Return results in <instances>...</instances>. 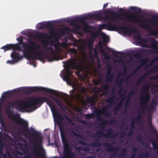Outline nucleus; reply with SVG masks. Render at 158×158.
I'll use <instances>...</instances> for the list:
<instances>
[{"mask_svg":"<svg viewBox=\"0 0 158 158\" xmlns=\"http://www.w3.org/2000/svg\"><path fill=\"white\" fill-rule=\"evenodd\" d=\"M132 133V131L131 130L130 131V132L127 134V136L129 137L131 135Z\"/></svg>","mask_w":158,"mask_h":158,"instance_id":"774afa93","label":"nucleus"},{"mask_svg":"<svg viewBox=\"0 0 158 158\" xmlns=\"http://www.w3.org/2000/svg\"><path fill=\"white\" fill-rule=\"evenodd\" d=\"M123 81V79H121L119 81V82L118 83V86H120L121 85Z\"/></svg>","mask_w":158,"mask_h":158,"instance_id":"69168bd1","label":"nucleus"},{"mask_svg":"<svg viewBox=\"0 0 158 158\" xmlns=\"http://www.w3.org/2000/svg\"><path fill=\"white\" fill-rule=\"evenodd\" d=\"M126 135L125 133L124 132H122L120 135V137L122 138Z\"/></svg>","mask_w":158,"mask_h":158,"instance_id":"e2e57ef3","label":"nucleus"},{"mask_svg":"<svg viewBox=\"0 0 158 158\" xmlns=\"http://www.w3.org/2000/svg\"><path fill=\"white\" fill-rule=\"evenodd\" d=\"M158 78V74L157 76H155L152 77L150 78V80H155L157 79Z\"/></svg>","mask_w":158,"mask_h":158,"instance_id":"603ef678","label":"nucleus"},{"mask_svg":"<svg viewBox=\"0 0 158 158\" xmlns=\"http://www.w3.org/2000/svg\"><path fill=\"white\" fill-rule=\"evenodd\" d=\"M149 152L148 151H146L144 153L141 154L139 155L138 157L139 158H142L143 157H145L146 158H148L149 156Z\"/></svg>","mask_w":158,"mask_h":158,"instance_id":"2f4dec72","label":"nucleus"},{"mask_svg":"<svg viewBox=\"0 0 158 158\" xmlns=\"http://www.w3.org/2000/svg\"><path fill=\"white\" fill-rule=\"evenodd\" d=\"M156 66H155L146 72V73L139 77L137 80L136 83V85L137 86L139 84L142 83L146 80V75H149L152 73H153L156 71Z\"/></svg>","mask_w":158,"mask_h":158,"instance_id":"9d476101","label":"nucleus"},{"mask_svg":"<svg viewBox=\"0 0 158 158\" xmlns=\"http://www.w3.org/2000/svg\"><path fill=\"white\" fill-rule=\"evenodd\" d=\"M79 143L80 144L82 145H88V144L86 143L83 141L82 140H79Z\"/></svg>","mask_w":158,"mask_h":158,"instance_id":"09e8293b","label":"nucleus"},{"mask_svg":"<svg viewBox=\"0 0 158 158\" xmlns=\"http://www.w3.org/2000/svg\"><path fill=\"white\" fill-rule=\"evenodd\" d=\"M54 47L55 49L56 52H57L59 51V46L56 44H55Z\"/></svg>","mask_w":158,"mask_h":158,"instance_id":"864d4df0","label":"nucleus"},{"mask_svg":"<svg viewBox=\"0 0 158 158\" xmlns=\"http://www.w3.org/2000/svg\"><path fill=\"white\" fill-rule=\"evenodd\" d=\"M80 122L83 124L86 125L88 124L86 121L84 120H81L80 121Z\"/></svg>","mask_w":158,"mask_h":158,"instance_id":"13d9d810","label":"nucleus"},{"mask_svg":"<svg viewBox=\"0 0 158 158\" xmlns=\"http://www.w3.org/2000/svg\"><path fill=\"white\" fill-rule=\"evenodd\" d=\"M11 57L16 62L23 59V57H25L23 55V56H20L19 53H17L15 52H13L11 53Z\"/></svg>","mask_w":158,"mask_h":158,"instance_id":"a211bd4d","label":"nucleus"},{"mask_svg":"<svg viewBox=\"0 0 158 158\" xmlns=\"http://www.w3.org/2000/svg\"><path fill=\"white\" fill-rule=\"evenodd\" d=\"M0 122L2 126L3 127V128H5L6 127V123L4 122L2 119H0Z\"/></svg>","mask_w":158,"mask_h":158,"instance_id":"ea45409f","label":"nucleus"},{"mask_svg":"<svg viewBox=\"0 0 158 158\" xmlns=\"http://www.w3.org/2000/svg\"><path fill=\"white\" fill-rule=\"evenodd\" d=\"M120 108L116 105L114 107L113 110L114 111L117 112Z\"/></svg>","mask_w":158,"mask_h":158,"instance_id":"de8ad7c7","label":"nucleus"},{"mask_svg":"<svg viewBox=\"0 0 158 158\" xmlns=\"http://www.w3.org/2000/svg\"><path fill=\"white\" fill-rule=\"evenodd\" d=\"M120 28L122 29H128V30L124 31V33H129L130 34H132V33H136L137 32V31L136 29L131 27L120 26Z\"/></svg>","mask_w":158,"mask_h":158,"instance_id":"412c9836","label":"nucleus"},{"mask_svg":"<svg viewBox=\"0 0 158 158\" xmlns=\"http://www.w3.org/2000/svg\"><path fill=\"white\" fill-rule=\"evenodd\" d=\"M125 96V93H124L122 94L121 95V97L123 98V100H121L118 104L117 105H118L120 108H121L122 106V103L123 102V100L124 99V98H123V97Z\"/></svg>","mask_w":158,"mask_h":158,"instance_id":"e433bc0d","label":"nucleus"},{"mask_svg":"<svg viewBox=\"0 0 158 158\" xmlns=\"http://www.w3.org/2000/svg\"><path fill=\"white\" fill-rule=\"evenodd\" d=\"M107 70L106 72V73H111V68L110 65H108L107 66Z\"/></svg>","mask_w":158,"mask_h":158,"instance_id":"49530a36","label":"nucleus"},{"mask_svg":"<svg viewBox=\"0 0 158 158\" xmlns=\"http://www.w3.org/2000/svg\"><path fill=\"white\" fill-rule=\"evenodd\" d=\"M74 91V89H73L72 90L70 91V92H71L70 93V95L71 97L73 98H75V96L74 95L73 92Z\"/></svg>","mask_w":158,"mask_h":158,"instance_id":"5fc2aeb1","label":"nucleus"},{"mask_svg":"<svg viewBox=\"0 0 158 158\" xmlns=\"http://www.w3.org/2000/svg\"><path fill=\"white\" fill-rule=\"evenodd\" d=\"M19 126L18 130L20 133L25 135V134L33 135L34 138L32 139L33 146L34 148L33 150V153L36 156L37 158H46L44 155L39 156L38 155L39 151L38 150L42 149V137L40 136L39 132L34 130H31L28 128V124L27 121L24 119L16 120L13 119Z\"/></svg>","mask_w":158,"mask_h":158,"instance_id":"7ed1b4c3","label":"nucleus"},{"mask_svg":"<svg viewBox=\"0 0 158 158\" xmlns=\"http://www.w3.org/2000/svg\"><path fill=\"white\" fill-rule=\"evenodd\" d=\"M76 58L73 59L69 64V67L67 70L66 73L63 77L64 80L67 82L71 81V77L73 72L70 70L69 68L73 69H78L79 68V63L76 61Z\"/></svg>","mask_w":158,"mask_h":158,"instance_id":"6e6552de","label":"nucleus"},{"mask_svg":"<svg viewBox=\"0 0 158 158\" xmlns=\"http://www.w3.org/2000/svg\"><path fill=\"white\" fill-rule=\"evenodd\" d=\"M99 141L98 139H96L95 142L91 143L90 145L95 147H101V143H99Z\"/></svg>","mask_w":158,"mask_h":158,"instance_id":"bb28decb","label":"nucleus"},{"mask_svg":"<svg viewBox=\"0 0 158 158\" xmlns=\"http://www.w3.org/2000/svg\"><path fill=\"white\" fill-rule=\"evenodd\" d=\"M93 117L92 114H87L85 115V118L86 119H89Z\"/></svg>","mask_w":158,"mask_h":158,"instance_id":"79ce46f5","label":"nucleus"},{"mask_svg":"<svg viewBox=\"0 0 158 158\" xmlns=\"http://www.w3.org/2000/svg\"><path fill=\"white\" fill-rule=\"evenodd\" d=\"M127 149L123 148L122 149V152L119 154V156L121 157H124L126 156V155Z\"/></svg>","mask_w":158,"mask_h":158,"instance_id":"c756f323","label":"nucleus"},{"mask_svg":"<svg viewBox=\"0 0 158 158\" xmlns=\"http://www.w3.org/2000/svg\"><path fill=\"white\" fill-rule=\"evenodd\" d=\"M103 145L104 147H109L106 149V150L107 152H114V153L112 155V156H114L116 155V152L118 150V148L112 147L111 145L108 143L105 142L103 143Z\"/></svg>","mask_w":158,"mask_h":158,"instance_id":"f8f14e48","label":"nucleus"},{"mask_svg":"<svg viewBox=\"0 0 158 158\" xmlns=\"http://www.w3.org/2000/svg\"><path fill=\"white\" fill-rule=\"evenodd\" d=\"M137 140L139 142H140L142 140V138L140 135H138L137 137Z\"/></svg>","mask_w":158,"mask_h":158,"instance_id":"4d7b16f0","label":"nucleus"},{"mask_svg":"<svg viewBox=\"0 0 158 158\" xmlns=\"http://www.w3.org/2000/svg\"><path fill=\"white\" fill-rule=\"evenodd\" d=\"M77 150H82L83 151H88L89 150V148L87 147L82 148L81 147H77Z\"/></svg>","mask_w":158,"mask_h":158,"instance_id":"a19ab883","label":"nucleus"},{"mask_svg":"<svg viewBox=\"0 0 158 158\" xmlns=\"http://www.w3.org/2000/svg\"><path fill=\"white\" fill-rule=\"evenodd\" d=\"M100 52L102 53V54H103V55H104V54H106V52H105V51L103 50L102 49V48L101 47V48H100Z\"/></svg>","mask_w":158,"mask_h":158,"instance_id":"052dcab7","label":"nucleus"},{"mask_svg":"<svg viewBox=\"0 0 158 158\" xmlns=\"http://www.w3.org/2000/svg\"><path fill=\"white\" fill-rule=\"evenodd\" d=\"M141 115L140 114H139L136 117L135 119H134L132 120L130 123L131 129H132L134 128V124L135 121H136L137 123H139V122H141Z\"/></svg>","mask_w":158,"mask_h":158,"instance_id":"aec40b11","label":"nucleus"},{"mask_svg":"<svg viewBox=\"0 0 158 158\" xmlns=\"http://www.w3.org/2000/svg\"><path fill=\"white\" fill-rule=\"evenodd\" d=\"M101 80V78H99L98 80L95 79H93L92 81V82L94 85L97 86L99 84Z\"/></svg>","mask_w":158,"mask_h":158,"instance_id":"f704fd0d","label":"nucleus"},{"mask_svg":"<svg viewBox=\"0 0 158 158\" xmlns=\"http://www.w3.org/2000/svg\"><path fill=\"white\" fill-rule=\"evenodd\" d=\"M24 38L21 36L17 39V40L19 42V45L22 44L23 49L21 48V51L23 54L25 58L27 59L33 58L36 59L41 61L44 60L45 58L47 59L49 61L52 62L55 60H58L60 59L62 60L60 56H57L56 52L51 47H46V48L48 50L50 49V53L43 52L42 51H39L40 47V45L35 41L28 39L27 41L28 43L23 42V39ZM20 46V45H19Z\"/></svg>","mask_w":158,"mask_h":158,"instance_id":"f03ea898","label":"nucleus"},{"mask_svg":"<svg viewBox=\"0 0 158 158\" xmlns=\"http://www.w3.org/2000/svg\"><path fill=\"white\" fill-rule=\"evenodd\" d=\"M149 87L150 84L149 83L144 85L142 88V91L143 94L141 95L140 98V104H143V112H144V109L146 106V109L148 110V112L149 114L151 113L154 110V106L153 104H151L149 105H147L148 100V92Z\"/></svg>","mask_w":158,"mask_h":158,"instance_id":"423d86ee","label":"nucleus"},{"mask_svg":"<svg viewBox=\"0 0 158 158\" xmlns=\"http://www.w3.org/2000/svg\"><path fill=\"white\" fill-rule=\"evenodd\" d=\"M98 35V34L97 33L93 31L91 33L90 35L91 37L90 38L93 39L94 40V39L97 37Z\"/></svg>","mask_w":158,"mask_h":158,"instance_id":"c9c22d12","label":"nucleus"},{"mask_svg":"<svg viewBox=\"0 0 158 158\" xmlns=\"http://www.w3.org/2000/svg\"><path fill=\"white\" fill-rule=\"evenodd\" d=\"M50 97L53 100H54L56 102L58 100H59V99L57 98H55L54 97L52 96H50Z\"/></svg>","mask_w":158,"mask_h":158,"instance_id":"3c124183","label":"nucleus"},{"mask_svg":"<svg viewBox=\"0 0 158 158\" xmlns=\"http://www.w3.org/2000/svg\"><path fill=\"white\" fill-rule=\"evenodd\" d=\"M124 106L126 108H127L128 106H129V103H128V101H127L125 102L124 103Z\"/></svg>","mask_w":158,"mask_h":158,"instance_id":"6e6d98bb","label":"nucleus"},{"mask_svg":"<svg viewBox=\"0 0 158 158\" xmlns=\"http://www.w3.org/2000/svg\"><path fill=\"white\" fill-rule=\"evenodd\" d=\"M116 97V95H114L112 97L108 98L105 100V101L109 103V105L106 106L105 107H102L101 110L96 109L95 110V113L97 115V117L98 120L102 119V116L100 114L104 115L105 117L109 116L110 114L109 112L107 111V109L109 106L111 105L112 103L114 102V100Z\"/></svg>","mask_w":158,"mask_h":158,"instance_id":"0eeeda50","label":"nucleus"},{"mask_svg":"<svg viewBox=\"0 0 158 158\" xmlns=\"http://www.w3.org/2000/svg\"><path fill=\"white\" fill-rule=\"evenodd\" d=\"M148 60V59L146 58H143L139 60V61L141 63V64L138 66H140V67L141 66H146L147 64Z\"/></svg>","mask_w":158,"mask_h":158,"instance_id":"cd10ccee","label":"nucleus"},{"mask_svg":"<svg viewBox=\"0 0 158 158\" xmlns=\"http://www.w3.org/2000/svg\"><path fill=\"white\" fill-rule=\"evenodd\" d=\"M101 17L102 15L100 13H89L82 18L77 17L70 19L69 21L71 25L74 28V30L75 31L76 29H79L81 28L80 25L76 23L77 22L81 23L83 26L84 29L86 30L89 27V26L88 23L85 21L83 20V19L93 18L94 19H98L101 18Z\"/></svg>","mask_w":158,"mask_h":158,"instance_id":"39448f33","label":"nucleus"},{"mask_svg":"<svg viewBox=\"0 0 158 158\" xmlns=\"http://www.w3.org/2000/svg\"><path fill=\"white\" fill-rule=\"evenodd\" d=\"M79 91L81 93L84 94L86 92V89L85 87H83L79 89Z\"/></svg>","mask_w":158,"mask_h":158,"instance_id":"4c0bfd02","label":"nucleus"},{"mask_svg":"<svg viewBox=\"0 0 158 158\" xmlns=\"http://www.w3.org/2000/svg\"><path fill=\"white\" fill-rule=\"evenodd\" d=\"M106 77L107 80L111 81L113 77V74L111 73H106Z\"/></svg>","mask_w":158,"mask_h":158,"instance_id":"72a5a7b5","label":"nucleus"},{"mask_svg":"<svg viewBox=\"0 0 158 158\" xmlns=\"http://www.w3.org/2000/svg\"><path fill=\"white\" fill-rule=\"evenodd\" d=\"M6 113L11 118H12L11 116L10 113V112L9 111L6 110Z\"/></svg>","mask_w":158,"mask_h":158,"instance_id":"338daca9","label":"nucleus"},{"mask_svg":"<svg viewBox=\"0 0 158 158\" xmlns=\"http://www.w3.org/2000/svg\"><path fill=\"white\" fill-rule=\"evenodd\" d=\"M104 56H105V59L106 60H108L110 59V57L107 55V53L105 54L104 55Z\"/></svg>","mask_w":158,"mask_h":158,"instance_id":"bf43d9fd","label":"nucleus"},{"mask_svg":"<svg viewBox=\"0 0 158 158\" xmlns=\"http://www.w3.org/2000/svg\"><path fill=\"white\" fill-rule=\"evenodd\" d=\"M39 35H37L36 36L40 40L47 36L46 34L44 33H39Z\"/></svg>","mask_w":158,"mask_h":158,"instance_id":"473e14b6","label":"nucleus"},{"mask_svg":"<svg viewBox=\"0 0 158 158\" xmlns=\"http://www.w3.org/2000/svg\"><path fill=\"white\" fill-rule=\"evenodd\" d=\"M56 103L61 108L62 107V106L64 105L63 104L60 99Z\"/></svg>","mask_w":158,"mask_h":158,"instance_id":"c03bdc74","label":"nucleus"},{"mask_svg":"<svg viewBox=\"0 0 158 158\" xmlns=\"http://www.w3.org/2000/svg\"><path fill=\"white\" fill-rule=\"evenodd\" d=\"M39 26L38 27V28L40 29L48 28L49 29H52L53 28V26L49 22H47L45 23H39Z\"/></svg>","mask_w":158,"mask_h":158,"instance_id":"dca6fc26","label":"nucleus"},{"mask_svg":"<svg viewBox=\"0 0 158 158\" xmlns=\"http://www.w3.org/2000/svg\"><path fill=\"white\" fill-rule=\"evenodd\" d=\"M98 96L96 94L92 95L91 97L89 96H87L86 98V102L90 104L92 106H94L95 105L96 103L95 102V99H97Z\"/></svg>","mask_w":158,"mask_h":158,"instance_id":"ddd939ff","label":"nucleus"},{"mask_svg":"<svg viewBox=\"0 0 158 158\" xmlns=\"http://www.w3.org/2000/svg\"><path fill=\"white\" fill-rule=\"evenodd\" d=\"M106 25V23L101 25L99 27L100 29H102L106 28L107 29V27Z\"/></svg>","mask_w":158,"mask_h":158,"instance_id":"37998d69","label":"nucleus"},{"mask_svg":"<svg viewBox=\"0 0 158 158\" xmlns=\"http://www.w3.org/2000/svg\"><path fill=\"white\" fill-rule=\"evenodd\" d=\"M1 49L4 50V52L11 49L18 51L21 50V47L19 44H7L1 47Z\"/></svg>","mask_w":158,"mask_h":158,"instance_id":"9b49d317","label":"nucleus"},{"mask_svg":"<svg viewBox=\"0 0 158 158\" xmlns=\"http://www.w3.org/2000/svg\"><path fill=\"white\" fill-rule=\"evenodd\" d=\"M7 63L11 64H13L16 63L13 60H8L6 62Z\"/></svg>","mask_w":158,"mask_h":158,"instance_id":"8fccbe9b","label":"nucleus"},{"mask_svg":"<svg viewBox=\"0 0 158 158\" xmlns=\"http://www.w3.org/2000/svg\"><path fill=\"white\" fill-rule=\"evenodd\" d=\"M140 68V66H138L135 69H134L133 72L131 73L130 74H129V75H128L127 76V78H129L130 77V76H133L135 74L137 71L138 70L139 68Z\"/></svg>","mask_w":158,"mask_h":158,"instance_id":"7c9ffc66","label":"nucleus"},{"mask_svg":"<svg viewBox=\"0 0 158 158\" xmlns=\"http://www.w3.org/2000/svg\"><path fill=\"white\" fill-rule=\"evenodd\" d=\"M105 131L107 132V134H104L101 131L98 130L97 131L96 134L98 135H100L106 138L110 137V135L113 133V131L111 128L106 129Z\"/></svg>","mask_w":158,"mask_h":158,"instance_id":"f3484780","label":"nucleus"},{"mask_svg":"<svg viewBox=\"0 0 158 158\" xmlns=\"http://www.w3.org/2000/svg\"><path fill=\"white\" fill-rule=\"evenodd\" d=\"M94 42V39L92 38H89L87 40L86 43L87 46L90 49L92 48Z\"/></svg>","mask_w":158,"mask_h":158,"instance_id":"5701e85b","label":"nucleus"},{"mask_svg":"<svg viewBox=\"0 0 158 158\" xmlns=\"http://www.w3.org/2000/svg\"><path fill=\"white\" fill-rule=\"evenodd\" d=\"M134 37L138 40H140L141 39V36L140 34L139 33L137 34Z\"/></svg>","mask_w":158,"mask_h":158,"instance_id":"a18cd8bd","label":"nucleus"},{"mask_svg":"<svg viewBox=\"0 0 158 158\" xmlns=\"http://www.w3.org/2000/svg\"><path fill=\"white\" fill-rule=\"evenodd\" d=\"M147 118L148 121V125L150 127V129L152 130V131L153 133L155 135L156 138L158 139V132H157L155 127L152 125L150 116L149 115L148 116Z\"/></svg>","mask_w":158,"mask_h":158,"instance_id":"4468645a","label":"nucleus"},{"mask_svg":"<svg viewBox=\"0 0 158 158\" xmlns=\"http://www.w3.org/2000/svg\"><path fill=\"white\" fill-rule=\"evenodd\" d=\"M115 122V120L114 119H113L109 121L108 120H104L102 119V123L100 124V125L102 126L101 128V129H104L106 124L108 123L110 125H112L114 124Z\"/></svg>","mask_w":158,"mask_h":158,"instance_id":"6ab92c4d","label":"nucleus"},{"mask_svg":"<svg viewBox=\"0 0 158 158\" xmlns=\"http://www.w3.org/2000/svg\"><path fill=\"white\" fill-rule=\"evenodd\" d=\"M68 52H70L73 54L75 57L76 56L77 51L76 49L73 48H70L68 50Z\"/></svg>","mask_w":158,"mask_h":158,"instance_id":"c85d7f7f","label":"nucleus"},{"mask_svg":"<svg viewBox=\"0 0 158 158\" xmlns=\"http://www.w3.org/2000/svg\"><path fill=\"white\" fill-rule=\"evenodd\" d=\"M134 93V90L133 89H131V91L128 94V95L129 96H131Z\"/></svg>","mask_w":158,"mask_h":158,"instance_id":"680f3d73","label":"nucleus"},{"mask_svg":"<svg viewBox=\"0 0 158 158\" xmlns=\"http://www.w3.org/2000/svg\"><path fill=\"white\" fill-rule=\"evenodd\" d=\"M28 93H32L35 91H42L45 92L49 93L52 94L56 96H58V93L56 92L54 90L46 88L41 87H29L27 89Z\"/></svg>","mask_w":158,"mask_h":158,"instance_id":"1a4fd4ad","label":"nucleus"},{"mask_svg":"<svg viewBox=\"0 0 158 158\" xmlns=\"http://www.w3.org/2000/svg\"><path fill=\"white\" fill-rule=\"evenodd\" d=\"M102 88L105 90L104 92V94H106L109 93V89L110 86L108 84H106L102 86Z\"/></svg>","mask_w":158,"mask_h":158,"instance_id":"a878e982","label":"nucleus"},{"mask_svg":"<svg viewBox=\"0 0 158 158\" xmlns=\"http://www.w3.org/2000/svg\"><path fill=\"white\" fill-rule=\"evenodd\" d=\"M113 14L114 15H110L108 17L107 16H106V19H107L108 18L110 19V21H111L116 23H119L117 22V17L118 16V14L115 12H113Z\"/></svg>","mask_w":158,"mask_h":158,"instance_id":"4be33fe9","label":"nucleus"},{"mask_svg":"<svg viewBox=\"0 0 158 158\" xmlns=\"http://www.w3.org/2000/svg\"><path fill=\"white\" fill-rule=\"evenodd\" d=\"M46 102L51 109L54 116L59 125L62 142L63 144L64 156L67 158H73L74 154L70 149L68 139L74 136V131L69 129V133L64 132L63 129V122L65 120L63 117L58 111L53 102L48 98L44 97H31L25 102L24 100L16 99L15 101L10 102L8 105L12 108H15L22 110H25L28 112H31L37 108L38 105L40 106L44 102Z\"/></svg>","mask_w":158,"mask_h":158,"instance_id":"f257e3e1","label":"nucleus"},{"mask_svg":"<svg viewBox=\"0 0 158 158\" xmlns=\"http://www.w3.org/2000/svg\"><path fill=\"white\" fill-rule=\"evenodd\" d=\"M107 27V30L111 31H116L118 30L120 27L112 23L110 21H109L106 25Z\"/></svg>","mask_w":158,"mask_h":158,"instance_id":"2eb2a0df","label":"nucleus"},{"mask_svg":"<svg viewBox=\"0 0 158 158\" xmlns=\"http://www.w3.org/2000/svg\"><path fill=\"white\" fill-rule=\"evenodd\" d=\"M75 97L77 98V99H78L79 98H81V95H80L79 94H75Z\"/></svg>","mask_w":158,"mask_h":158,"instance_id":"0e129e2a","label":"nucleus"},{"mask_svg":"<svg viewBox=\"0 0 158 158\" xmlns=\"http://www.w3.org/2000/svg\"><path fill=\"white\" fill-rule=\"evenodd\" d=\"M78 49L82 51H84L85 49V46L84 45H82L78 47Z\"/></svg>","mask_w":158,"mask_h":158,"instance_id":"58836bf2","label":"nucleus"},{"mask_svg":"<svg viewBox=\"0 0 158 158\" xmlns=\"http://www.w3.org/2000/svg\"><path fill=\"white\" fill-rule=\"evenodd\" d=\"M144 54V51L143 50H141L139 51L138 52L134 54V55L137 58H140L142 57Z\"/></svg>","mask_w":158,"mask_h":158,"instance_id":"393cba45","label":"nucleus"},{"mask_svg":"<svg viewBox=\"0 0 158 158\" xmlns=\"http://www.w3.org/2000/svg\"><path fill=\"white\" fill-rule=\"evenodd\" d=\"M151 46L152 48L156 49H158V47L157 46V44H158V41L157 42L155 39H151Z\"/></svg>","mask_w":158,"mask_h":158,"instance_id":"b1692460","label":"nucleus"},{"mask_svg":"<svg viewBox=\"0 0 158 158\" xmlns=\"http://www.w3.org/2000/svg\"><path fill=\"white\" fill-rule=\"evenodd\" d=\"M126 21L127 22H130L131 20L135 22V23H138L140 27L142 28L146 29H150L149 32L151 35H155L158 34V29L153 31L150 29V26L148 24L145 23L143 24V22H148L151 23V26L155 27L158 25V15H153L151 18L148 19L147 20L145 19H143L142 21H141L140 18H132L131 17H127L125 18Z\"/></svg>","mask_w":158,"mask_h":158,"instance_id":"20e7f679","label":"nucleus"}]
</instances>
